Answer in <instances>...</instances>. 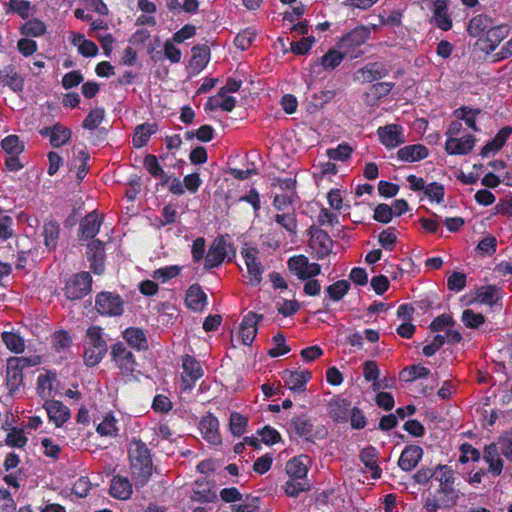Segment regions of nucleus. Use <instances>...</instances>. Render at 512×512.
<instances>
[{"mask_svg":"<svg viewBox=\"0 0 512 512\" xmlns=\"http://www.w3.org/2000/svg\"><path fill=\"white\" fill-rule=\"evenodd\" d=\"M437 469H439V473L436 480L439 482V488L432 497H428L424 502V508L429 512L452 508L459 499V490L454 487V470L443 464H438Z\"/></svg>","mask_w":512,"mask_h":512,"instance_id":"obj_1","label":"nucleus"},{"mask_svg":"<svg viewBox=\"0 0 512 512\" xmlns=\"http://www.w3.org/2000/svg\"><path fill=\"white\" fill-rule=\"evenodd\" d=\"M129 468L137 487H144L153 474L151 450L141 439L133 438L128 448Z\"/></svg>","mask_w":512,"mask_h":512,"instance_id":"obj_2","label":"nucleus"},{"mask_svg":"<svg viewBox=\"0 0 512 512\" xmlns=\"http://www.w3.org/2000/svg\"><path fill=\"white\" fill-rule=\"evenodd\" d=\"M370 36V29L365 25H359L342 35L336 42V47L351 60L358 59L365 54L362 47L370 39Z\"/></svg>","mask_w":512,"mask_h":512,"instance_id":"obj_3","label":"nucleus"},{"mask_svg":"<svg viewBox=\"0 0 512 512\" xmlns=\"http://www.w3.org/2000/svg\"><path fill=\"white\" fill-rule=\"evenodd\" d=\"M40 363V358L12 356L7 359L5 385L10 396L19 391L23 385L25 368L36 366Z\"/></svg>","mask_w":512,"mask_h":512,"instance_id":"obj_4","label":"nucleus"},{"mask_svg":"<svg viewBox=\"0 0 512 512\" xmlns=\"http://www.w3.org/2000/svg\"><path fill=\"white\" fill-rule=\"evenodd\" d=\"M235 256L236 248L230 241V235L225 234L217 236L208 249L204 268L211 270L220 266L226 258H228V261H232Z\"/></svg>","mask_w":512,"mask_h":512,"instance_id":"obj_5","label":"nucleus"},{"mask_svg":"<svg viewBox=\"0 0 512 512\" xmlns=\"http://www.w3.org/2000/svg\"><path fill=\"white\" fill-rule=\"evenodd\" d=\"M289 430L297 437L310 442L315 438L322 439L327 435V430L324 427L315 429L311 418L305 413L295 415L291 418Z\"/></svg>","mask_w":512,"mask_h":512,"instance_id":"obj_6","label":"nucleus"},{"mask_svg":"<svg viewBox=\"0 0 512 512\" xmlns=\"http://www.w3.org/2000/svg\"><path fill=\"white\" fill-rule=\"evenodd\" d=\"M111 358L123 377H134L138 363L132 351L123 342L112 345Z\"/></svg>","mask_w":512,"mask_h":512,"instance_id":"obj_7","label":"nucleus"},{"mask_svg":"<svg viewBox=\"0 0 512 512\" xmlns=\"http://www.w3.org/2000/svg\"><path fill=\"white\" fill-rule=\"evenodd\" d=\"M95 310L102 316L119 317L124 313V300L115 292L101 291L95 298Z\"/></svg>","mask_w":512,"mask_h":512,"instance_id":"obj_8","label":"nucleus"},{"mask_svg":"<svg viewBox=\"0 0 512 512\" xmlns=\"http://www.w3.org/2000/svg\"><path fill=\"white\" fill-rule=\"evenodd\" d=\"M92 290V276L89 272L82 271L73 274L64 287V294L70 300H80Z\"/></svg>","mask_w":512,"mask_h":512,"instance_id":"obj_9","label":"nucleus"},{"mask_svg":"<svg viewBox=\"0 0 512 512\" xmlns=\"http://www.w3.org/2000/svg\"><path fill=\"white\" fill-rule=\"evenodd\" d=\"M308 246L314 259L323 260L332 252L333 241L325 230L311 227Z\"/></svg>","mask_w":512,"mask_h":512,"instance_id":"obj_10","label":"nucleus"},{"mask_svg":"<svg viewBox=\"0 0 512 512\" xmlns=\"http://www.w3.org/2000/svg\"><path fill=\"white\" fill-rule=\"evenodd\" d=\"M182 389L190 391L195 383L204 375L200 362L193 356L185 354L182 357Z\"/></svg>","mask_w":512,"mask_h":512,"instance_id":"obj_11","label":"nucleus"},{"mask_svg":"<svg viewBox=\"0 0 512 512\" xmlns=\"http://www.w3.org/2000/svg\"><path fill=\"white\" fill-rule=\"evenodd\" d=\"M511 27L509 24L494 23L485 33L484 38H479L480 43L483 45L481 50L486 54H490L499 46V44L510 34Z\"/></svg>","mask_w":512,"mask_h":512,"instance_id":"obj_12","label":"nucleus"},{"mask_svg":"<svg viewBox=\"0 0 512 512\" xmlns=\"http://www.w3.org/2000/svg\"><path fill=\"white\" fill-rule=\"evenodd\" d=\"M259 250L255 247L243 248L241 251L242 257L247 267L249 276V284L257 286L262 281V274L264 272L263 266L258 259Z\"/></svg>","mask_w":512,"mask_h":512,"instance_id":"obj_13","label":"nucleus"},{"mask_svg":"<svg viewBox=\"0 0 512 512\" xmlns=\"http://www.w3.org/2000/svg\"><path fill=\"white\" fill-rule=\"evenodd\" d=\"M352 403L342 394L334 395L327 403L329 417L336 423H347L352 409Z\"/></svg>","mask_w":512,"mask_h":512,"instance_id":"obj_14","label":"nucleus"},{"mask_svg":"<svg viewBox=\"0 0 512 512\" xmlns=\"http://www.w3.org/2000/svg\"><path fill=\"white\" fill-rule=\"evenodd\" d=\"M87 259L90 262L91 271L96 275H101L105 271V245L99 239L92 240L87 245Z\"/></svg>","mask_w":512,"mask_h":512,"instance_id":"obj_15","label":"nucleus"},{"mask_svg":"<svg viewBox=\"0 0 512 512\" xmlns=\"http://www.w3.org/2000/svg\"><path fill=\"white\" fill-rule=\"evenodd\" d=\"M379 141L388 149L396 148L405 143L403 127L399 124H387L377 129Z\"/></svg>","mask_w":512,"mask_h":512,"instance_id":"obj_16","label":"nucleus"},{"mask_svg":"<svg viewBox=\"0 0 512 512\" xmlns=\"http://www.w3.org/2000/svg\"><path fill=\"white\" fill-rule=\"evenodd\" d=\"M262 319V314H257L252 311L243 316L239 327V336L243 345H252L258 332V323Z\"/></svg>","mask_w":512,"mask_h":512,"instance_id":"obj_17","label":"nucleus"},{"mask_svg":"<svg viewBox=\"0 0 512 512\" xmlns=\"http://www.w3.org/2000/svg\"><path fill=\"white\" fill-rule=\"evenodd\" d=\"M0 84L19 95L24 91L25 79L18 72L15 65L8 64L0 69Z\"/></svg>","mask_w":512,"mask_h":512,"instance_id":"obj_18","label":"nucleus"},{"mask_svg":"<svg viewBox=\"0 0 512 512\" xmlns=\"http://www.w3.org/2000/svg\"><path fill=\"white\" fill-rule=\"evenodd\" d=\"M285 386L288 387L292 392L303 393L306 391V385L312 378V373L308 370L303 371H292L285 369L281 373Z\"/></svg>","mask_w":512,"mask_h":512,"instance_id":"obj_19","label":"nucleus"},{"mask_svg":"<svg viewBox=\"0 0 512 512\" xmlns=\"http://www.w3.org/2000/svg\"><path fill=\"white\" fill-rule=\"evenodd\" d=\"M389 69L381 62H370L359 68L355 73V80L363 83H372L386 77Z\"/></svg>","mask_w":512,"mask_h":512,"instance_id":"obj_20","label":"nucleus"},{"mask_svg":"<svg viewBox=\"0 0 512 512\" xmlns=\"http://www.w3.org/2000/svg\"><path fill=\"white\" fill-rule=\"evenodd\" d=\"M199 429L203 438L210 444L217 445L221 443L219 421L212 413L208 412L202 417L199 423Z\"/></svg>","mask_w":512,"mask_h":512,"instance_id":"obj_21","label":"nucleus"},{"mask_svg":"<svg viewBox=\"0 0 512 512\" xmlns=\"http://www.w3.org/2000/svg\"><path fill=\"white\" fill-rule=\"evenodd\" d=\"M380 453L378 449L372 445L363 448L359 453V459L369 471L373 479H379L382 475V469L379 466Z\"/></svg>","mask_w":512,"mask_h":512,"instance_id":"obj_22","label":"nucleus"},{"mask_svg":"<svg viewBox=\"0 0 512 512\" xmlns=\"http://www.w3.org/2000/svg\"><path fill=\"white\" fill-rule=\"evenodd\" d=\"M423 454L424 451L422 447L418 445H407L398 459L399 468L405 472L413 470L421 461Z\"/></svg>","mask_w":512,"mask_h":512,"instance_id":"obj_23","label":"nucleus"},{"mask_svg":"<svg viewBox=\"0 0 512 512\" xmlns=\"http://www.w3.org/2000/svg\"><path fill=\"white\" fill-rule=\"evenodd\" d=\"M475 145V137L468 134L462 138L449 137L445 142V150L449 155H467Z\"/></svg>","mask_w":512,"mask_h":512,"instance_id":"obj_24","label":"nucleus"},{"mask_svg":"<svg viewBox=\"0 0 512 512\" xmlns=\"http://www.w3.org/2000/svg\"><path fill=\"white\" fill-rule=\"evenodd\" d=\"M44 408L48 414L49 420L52 421L56 427H61L70 418L69 408L61 401L46 400Z\"/></svg>","mask_w":512,"mask_h":512,"instance_id":"obj_25","label":"nucleus"},{"mask_svg":"<svg viewBox=\"0 0 512 512\" xmlns=\"http://www.w3.org/2000/svg\"><path fill=\"white\" fill-rule=\"evenodd\" d=\"M185 304L194 312H201L207 305V295L198 284H192L186 291Z\"/></svg>","mask_w":512,"mask_h":512,"instance_id":"obj_26","label":"nucleus"},{"mask_svg":"<svg viewBox=\"0 0 512 512\" xmlns=\"http://www.w3.org/2000/svg\"><path fill=\"white\" fill-rule=\"evenodd\" d=\"M433 21L442 31H449L453 26V21L448 13V4L446 0H435L433 2Z\"/></svg>","mask_w":512,"mask_h":512,"instance_id":"obj_27","label":"nucleus"},{"mask_svg":"<svg viewBox=\"0 0 512 512\" xmlns=\"http://www.w3.org/2000/svg\"><path fill=\"white\" fill-rule=\"evenodd\" d=\"M101 224L102 219H99V216L96 211L88 213L80 221L79 232L81 238L94 240V237L98 234L100 230Z\"/></svg>","mask_w":512,"mask_h":512,"instance_id":"obj_28","label":"nucleus"},{"mask_svg":"<svg viewBox=\"0 0 512 512\" xmlns=\"http://www.w3.org/2000/svg\"><path fill=\"white\" fill-rule=\"evenodd\" d=\"M123 339L137 351H146L149 347L146 334L139 327H128L122 332Z\"/></svg>","mask_w":512,"mask_h":512,"instance_id":"obj_29","label":"nucleus"},{"mask_svg":"<svg viewBox=\"0 0 512 512\" xmlns=\"http://www.w3.org/2000/svg\"><path fill=\"white\" fill-rule=\"evenodd\" d=\"M429 151L422 144H410L400 148L397 151V157L403 162H417L427 158Z\"/></svg>","mask_w":512,"mask_h":512,"instance_id":"obj_30","label":"nucleus"},{"mask_svg":"<svg viewBox=\"0 0 512 512\" xmlns=\"http://www.w3.org/2000/svg\"><path fill=\"white\" fill-rule=\"evenodd\" d=\"M132 492V484L127 477L116 475L112 478L109 493L113 498L127 500Z\"/></svg>","mask_w":512,"mask_h":512,"instance_id":"obj_31","label":"nucleus"},{"mask_svg":"<svg viewBox=\"0 0 512 512\" xmlns=\"http://www.w3.org/2000/svg\"><path fill=\"white\" fill-rule=\"evenodd\" d=\"M483 459L488 464V472L494 476H499L502 473L504 462L499 456L496 444L485 446Z\"/></svg>","mask_w":512,"mask_h":512,"instance_id":"obj_32","label":"nucleus"},{"mask_svg":"<svg viewBox=\"0 0 512 512\" xmlns=\"http://www.w3.org/2000/svg\"><path fill=\"white\" fill-rule=\"evenodd\" d=\"M346 58L339 48H330L323 56L317 58L316 64L321 65L325 71L335 70Z\"/></svg>","mask_w":512,"mask_h":512,"instance_id":"obj_33","label":"nucleus"},{"mask_svg":"<svg viewBox=\"0 0 512 512\" xmlns=\"http://www.w3.org/2000/svg\"><path fill=\"white\" fill-rule=\"evenodd\" d=\"M42 235L44 245L49 251L55 250L60 236V225L56 220H46L43 225Z\"/></svg>","mask_w":512,"mask_h":512,"instance_id":"obj_34","label":"nucleus"},{"mask_svg":"<svg viewBox=\"0 0 512 512\" xmlns=\"http://www.w3.org/2000/svg\"><path fill=\"white\" fill-rule=\"evenodd\" d=\"M158 127L155 123H142L138 126H136L132 138V143L135 148H142L144 147L151 135L156 133Z\"/></svg>","mask_w":512,"mask_h":512,"instance_id":"obj_35","label":"nucleus"},{"mask_svg":"<svg viewBox=\"0 0 512 512\" xmlns=\"http://www.w3.org/2000/svg\"><path fill=\"white\" fill-rule=\"evenodd\" d=\"M493 23V19L485 14L476 15L469 20L467 32L471 37H480Z\"/></svg>","mask_w":512,"mask_h":512,"instance_id":"obj_36","label":"nucleus"},{"mask_svg":"<svg viewBox=\"0 0 512 512\" xmlns=\"http://www.w3.org/2000/svg\"><path fill=\"white\" fill-rule=\"evenodd\" d=\"M482 110L480 108H473L470 106H461L454 110L453 115L465 122V124L475 132L479 131L476 123L477 116L480 115Z\"/></svg>","mask_w":512,"mask_h":512,"instance_id":"obj_37","label":"nucleus"},{"mask_svg":"<svg viewBox=\"0 0 512 512\" xmlns=\"http://www.w3.org/2000/svg\"><path fill=\"white\" fill-rule=\"evenodd\" d=\"M476 300L481 304L493 306L501 300L500 289L495 285L481 286L476 290Z\"/></svg>","mask_w":512,"mask_h":512,"instance_id":"obj_38","label":"nucleus"},{"mask_svg":"<svg viewBox=\"0 0 512 512\" xmlns=\"http://www.w3.org/2000/svg\"><path fill=\"white\" fill-rule=\"evenodd\" d=\"M1 339L6 348L15 354H21L25 350L24 339L15 332L4 331L1 334Z\"/></svg>","mask_w":512,"mask_h":512,"instance_id":"obj_39","label":"nucleus"},{"mask_svg":"<svg viewBox=\"0 0 512 512\" xmlns=\"http://www.w3.org/2000/svg\"><path fill=\"white\" fill-rule=\"evenodd\" d=\"M197 488L193 490L192 499L200 503H212L217 500V494L209 483L196 481Z\"/></svg>","mask_w":512,"mask_h":512,"instance_id":"obj_40","label":"nucleus"},{"mask_svg":"<svg viewBox=\"0 0 512 512\" xmlns=\"http://www.w3.org/2000/svg\"><path fill=\"white\" fill-rule=\"evenodd\" d=\"M289 478H307L308 467L303 462L302 456L290 459L285 466Z\"/></svg>","mask_w":512,"mask_h":512,"instance_id":"obj_41","label":"nucleus"},{"mask_svg":"<svg viewBox=\"0 0 512 512\" xmlns=\"http://www.w3.org/2000/svg\"><path fill=\"white\" fill-rule=\"evenodd\" d=\"M193 56L190 61V66L198 71L203 70L209 62L210 51L205 45L195 46L192 48Z\"/></svg>","mask_w":512,"mask_h":512,"instance_id":"obj_42","label":"nucleus"},{"mask_svg":"<svg viewBox=\"0 0 512 512\" xmlns=\"http://www.w3.org/2000/svg\"><path fill=\"white\" fill-rule=\"evenodd\" d=\"M284 490L287 496L297 497L300 493L310 490V483L307 478H289Z\"/></svg>","mask_w":512,"mask_h":512,"instance_id":"obj_43","label":"nucleus"},{"mask_svg":"<svg viewBox=\"0 0 512 512\" xmlns=\"http://www.w3.org/2000/svg\"><path fill=\"white\" fill-rule=\"evenodd\" d=\"M108 348L107 345L88 346L84 351V363L88 367L96 366L103 359Z\"/></svg>","mask_w":512,"mask_h":512,"instance_id":"obj_44","label":"nucleus"},{"mask_svg":"<svg viewBox=\"0 0 512 512\" xmlns=\"http://www.w3.org/2000/svg\"><path fill=\"white\" fill-rule=\"evenodd\" d=\"M118 431L117 420L111 413L105 415L96 427V432L101 436L116 437Z\"/></svg>","mask_w":512,"mask_h":512,"instance_id":"obj_45","label":"nucleus"},{"mask_svg":"<svg viewBox=\"0 0 512 512\" xmlns=\"http://www.w3.org/2000/svg\"><path fill=\"white\" fill-rule=\"evenodd\" d=\"M45 23L37 18L28 20L21 27V34L27 37H40L46 33Z\"/></svg>","mask_w":512,"mask_h":512,"instance_id":"obj_46","label":"nucleus"},{"mask_svg":"<svg viewBox=\"0 0 512 512\" xmlns=\"http://www.w3.org/2000/svg\"><path fill=\"white\" fill-rule=\"evenodd\" d=\"M272 342L274 347L270 348L267 351V354L271 358H277L279 356L285 355L291 351L290 346L286 344V337L283 333L278 332L272 337Z\"/></svg>","mask_w":512,"mask_h":512,"instance_id":"obj_47","label":"nucleus"},{"mask_svg":"<svg viewBox=\"0 0 512 512\" xmlns=\"http://www.w3.org/2000/svg\"><path fill=\"white\" fill-rule=\"evenodd\" d=\"M350 283L347 280H338L335 283L327 286L326 292L329 298L334 301H340L349 291Z\"/></svg>","mask_w":512,"mask_h":512,"instance_id":"obj_48","label":"nucleus"},{"mask_svg":"<svg viewBox=\"0 0 512 512\" xmlns=\"http://www.w3.org/2000/svg\"><path fill=\"white\" fill-rule=\"evenodd\" d=\"M71 137V129L64 127L60 123H55V132L51 135V145L55 148H59L67 144Z\"/></svg>","mask_w":512,"mask_h":512,"instance_id":"obj_49","label":"nucleus"},{"mask_svg":"<svg viewBox=\"0 0 512 512\" xmlns=\"http://www.w3.org/2000/svg\"><path fill=\"white\" fill-rule=\"evenodd\" d=\"M2 149L9 155L21 154L24 152V144L18 135L10 134L1 140Z\"/></svg>","mask_w":512,"mask_h":512,"instance_id":"obj_50","label":"nucleus"},{"mask_svg":"<svg viewBox=\"0 0 512 512\" xmlns=\"http://www.w3.org/2000/svg\"><path fill=\"white\" fill-rule=\"evenodd\" d=\"M241 503L231 504L232 512H258L260 508V498L247 495Z\"/></svg>","mask_w":512,"mask_h":512,"instance_id":"obj_51","label":"nucleus"},{"mask_svg":"<svg viewBox=\"0 0 512 512\" xmlns=\"http://www.w3.org/2000/svg\"><path fill=\"white\" fill-rule=\"evenodd\" d=\"M274 220L277 224H279L281 227H283L290 234H292V235L297 234L298 223H297V219H296V214L294 212L276 214L274 216Z\"/></svg>","mask_w":512,"mask_h":512,"instance_id":"obj_52","label":"nucleus"},{"mask_svg":"<svg viewBox=\"0 0 512 512\" xmlns=\"http://www.w3.org/2000/svg\"><path fill=\"white\" fill-rule=\"evenodd\" d=\"M431 374L430 369L423 365H411L410 367L405 368L401 375L405 377V381L412 382L417 379L426 378Z\"/></svg>","mask_w":512,"mask_h":512,"instance_id":"obj_53","label":"nucleus"},{"mask_svg":"<svg viewBox=\"0 0 512 512\" xmlns=\"http://www.w3.org/2000/svg\"><path fill=\"white\" fill-rule=\"evenodd\" d=\"M105 110L102 107L92 109L82 123V127L88 130L97 129L104 120Z\"/></svg>","mask_w":512,"mask_h":512,"instance_id":"obj_54","label":"nucleus"},{"mask_svg":"<svg viewBox=\"0 0 512 512\" xmlns=\"http://www.w3.org/2000/svg\"><path fill=\"white\" fill-rule=\"evenodd\" d=\"M459 450L461 453L459 462L461 464H466L469 461L478 462L481 458L480 451L468 442L461 444Z\"/></svg>","mask_w":512,"mask_h":512,"instance_id":"obj_55","label":"nucleus"},{"mask_svg":"<svg viewBox=\"0 0 512 512\" xmlns=\"http://www.w3.org/2000/svg\"><path fill=\"white\" fill-rule=\"evenodd\" d=\"M182 270L181 266L178 265H170L161 267L159 269H156L153 272L152 277L158 281H161L162 283H165L175 277H177Z\"/></svg>","mask_w":512,"mask_h":512,"instance_id":"obj_56","label":"nucleus"},{"mask_svg":"<svg viewBox=\"0 0 512 512\" xmlns=\"http://www.w3.org/2000/svg\"><path fill=\"white\" fill-rule=\"evenodd\" d=\"M431 202L441 203L444 200L445 188L444 185L439 182H431L426 185V189L423 193Z\"/></svg>","mask_w":512,"mask_h":512,"instance_id":"obj_57","label":"nucleus"},{"mask_svg":"<svg viewBox=\"0 0 512 512\" xmlns=\"http://www.w3.org/2000/svg\"><path fill=\"white\" fill-rule=\"evenodd\" d=\"M248 419L238 412H232L230 415V431L234 436H241L246 431Z\"/></svg>","mask_w":512,"mask_h":512,"instance_id":"obj_58","label":"nucleus"},{"mask_svg":"<svg viewBox=\"0 0 512 512\" xmlns=\"http://www.w3.org/2000/svg\"><path fill=\"white\" fill-rule=\"evenodd\" d=\"M352 152L353 149L348 143H341L336 148H329L327 156L331 160L346 161L351 157Z\"/></svg>","mask_w":512,"mask_h":512,"instance_id":"obj_59","label":"nucleus"},{"mask_svg":"<svg viewBox=\"0 0 512 512\" xmlns=\"http://www.w3.org/2000/svg\"><path fill=\"white\" fill-rule=\"evenodd\" d=\"M143 166L154 178H163L165 176L163 168L159 164L157 157L153 154H147L144 157Z\"/></svg>","mask_w":512,"mask_h":512,"instance_id":"obj_60","label":"nucleus"},{"mask_svg":"<svg viewBox=\"0 0 512 512\" xmlns=\"http://www.w3.org/2000/svg\"><path fill=\"white\" fill-rule=\"evenodd\" d=\"M307 263L308 258L305 255L293 256L288 260V268L298 279L302 280Z\"/></svg>","mask_w":512,"mask_h":512,"instance_id":"obj_61","label":"nucleus"},{"mask_svg":"<svg viewBox=\"0 0 512 512\" xmlns=\"http://www.w3.org/2000/svg\"><path fill=\"white\" fill-rule=\"evenodd\" d=\"M28 442L22 429L13 428L7 435L5 443L10 447L23 448Z\"/></svg>","mask_w":512,"mask_h":512,"instance_id":"obj_62","label":"nucleus"},{"mask_svg":"<svg viewBox=\"0 0 512 512\" xmlns=\"http://www.w3.org/2000/svg\"><path fill=\"white\" fill-rule=\"evenodd\" d=\"M462 322L467 328L477 329L485 322V317L481 313H475L471 309H466L462 313Z\"/></svg>","mask_w":512,"mask_h":512,"instance_id":"obj_63","label":"nucleus"},{"mask_svg":"<svg viewBox=\"0 0 512 512\" xmlns=\"http://www.w3.org/2000/svg\"><path fill=\"white\" fill-rule=\"evenodd\" d=\"M255 38L256 33L251 28H247L236 35L234 44L237 48L246 50L252 45Z\"/></svg>","mask_w":512,"mask_h":512,"instance_id":"obj_64","label":"nucleus"}]
</instances>
